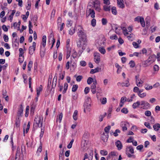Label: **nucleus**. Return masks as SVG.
I'll list each match as a JSON object with an SVG mask.
<instances>
[{
  "label": "nucleus",
  "mask_w": 160,
  "mask_h": 160,
  "mask_svg": "<svg viewBox=\"0 0 160 160\" xmlns=\"http://www.w3.org/2000/svg\"><path fill=\"white\" fill-rule=\"evenodd\" d=\"M111 128V126H108L107 127H106L104 128V131L105 132L107 133V134H108L109 133V130Z\"/></svg>",
  "instance_id": "c756f323"
},
{
  "label": "nucleus",
  "mask_w": 160,
  "mask_h": 160,
  "mask_svg": "<svg viewBox=\"0 0 160 160\" xmlns=\"http://www.w3.org/2000/svg\"><path fill=\"white\" fill-rule=\"evenodd\" d=\"M111 11L112 13L115 15L117 14V11L116 8L115 7H113L111 8Z\"/></svg>",
  "instance_id": "a878e982"
},
{
  "label": "nucleus",
  "mask_w": 160,
  "mask_h": 160,
  "mask_svg": "<svg viewBox=\"0 0 160 160\" xmlns=\"http://www.w3.org/2000/svg\"><path fill=\"white\" fill-rule=\"evenodd\" d=\"M68 85L67 83H65L64 84V90L62 92V93L63 94L65 93L66 92V91L67 90L68 88Z\"/></svg>",
  "instance_id": "cd10ccee"
},
{
  "label": "nucleus",
  "mask_w": 160,
  "mask_h": 160,
  "mask_svg": "<svg viewBox=\"0 0 160 160\" xmlns=\"http://www.w3.org/2000/svg\"><path fill=\"white\" fill-rule=\"evenodd\" d=\"M126 101H127L126 98L125 97H122L121 99V103H124Z\"/></svg>",
  "instance_id": "13d9d810"
},
{
  "label": "nucleus",
  "mask_w": 160,
  "mask_h": 160,
  "mask_svg": "<svg viewBox=\"0 0 160 160\" xmlns=\"http://www.w3.org/2000/svg\"><path fill=\"white\" fill-rule=\"evenodd\" d=\"M110 38L112 40H117L118 39V37L116 35H112L110 37Z\"/></svg>",
  "instance_id": "0e129e2a"
},
{
  "label": "nucleus",
  "mask_w": 160,
  "mask_h": 160,
  "mask_svg": "<svg viewBox=\"0 0 160 160\" xmlns=\"http://www.w3.org/2000/svg\"><path fill=\"white\" fill-rule=\"evenodd\" d=\"M38 127V124L34 122L33 126V130H35Z\"/></svg>",
  "instance_id": "bf43d9fd"
},
{
  "label": "nucleus",
  "mask_w": 160,
  "mask_h": 160,
  "mask_svg": "<svg viewBox=\"0 0 160 160\" xmlns=\"http://www.w3.org/2000/svg\"><path fill=\"white\" fill-rule=\"evenodd\" d=\"M57 81H56L55 80H53L52 84V88H54L56 87V84H57Z\"/></svg>",
  "instance_id": "6e6d98bb"
},
{
  "label": "nucleus",
  "mask_w": 160,
  "mask_h": 160,
  "mask_svg": "<svg viewBox=\"0 0 160 160\" xmlns=\"http://www.w3.org/2000/svg\"><path fill=\"white\" fill-rule=\"evenodd\" d=\"M151 113L149 111H146L145 112V114L147 116H150L151 115Z\"/></svg>",
  "instance_id": "4d7b16f0"
},
{
  "label": "nucleus",
  "mask_w": 160,
  "mask_h": 160,
  "mask_svg": "<svg viewBox=\"0 0 160 160\" xmlns=\"http://www.w3.org/2000/svg\"><path fill=\"white\" fill-rule=\"evenodd\" d=\"M124 84L123 87H128L130 85V83L129 81V79L128 78L125 81V82H122Z\"/></svg>",
  "instance_id": "2f4dec72"
},
{
  "label": "nucleus",
  "mask_w": 160,
  "mask_h": 160,
  "mask_svg": "<svg viewBox=\"0 0 160 160\" xmlns=\"http://www.w3.org/2000/svg\"><path fill=\"white\" fill-rule=\"evenodd\" d=\"M19 57L22 56L23 54L24 53L23 50L22 48H20L19 49Z\"/></svg>",
  "instance_id": "c03bdc74"
},
{
  "label": "nucleus",
  "mask_w": 160,
  "mask_h": 160,
  "mask_svg": "<svg viewBox=\"0 0 160 160\" xmlns=\"http://www.w3.org/2000/svg\"><path fill=\"white\" fill-rule=\"evenodd\" d=\"M140 104L142 106V108L144 109H148V108L150 107V104L147 102L145 101H142L140 102Z\"/></svg>",
  "instance_id": "423d86ee"
},
{
  "label": "nucleus",
  "mask_w": 160,
  "mask_h": 160,
  "mask_svg": "<svg viewBox=\"0 0 160 160\" xmlns=\"http://www.w3.org/2000/svg\"><path fill=\"white\" fill-rule=\"evenodd\" d=\"M36 43L33 42L32 43V45L30 46L29 48V52L31 55H32L35 50Z\"/></svg>",
  "instance_id": "39448f33"
},
{
  "label": "nucleus",
  "mask_w": 160,
  "mask_h": 160,
  "mask_svg": "<svg viewBox=\"0 0 160 160\" xmlns=\"http://www.w3.org/2000/svg\"><path fill=\"white\" fill-rule=\"evenodd\" d=\"M91 25L92 27H95L96 25V20L95 19H93L91 21Z\"/></svg>",
  "instance_id": "603ef678"
},
{
  "label": "nucleus",
  "mask_w": 160,
  "mask_h": 160,
  "mask_svg": "<svg viewBox=\"0 0 160 160\" xmlns=\"http://www.w3.org/2000/svg\"><path fill=\"white\" fill-rule=\"evenodd\" d=\"M108 137V134L105 135V133L103 132L101 135V139L102 141L105 142L107 141Z\"/></svg>",
  "instance_id": "ddd939ff"
},
{
  "label": "nucleus",
  "mask_w": 160,
  "mask_h": 160,
  "mask_svg": "<svg viewBox=\"0 0 160 160\" xmlns=\"http://www.w3.org/2000/svg\"><path fill=\"white\" fill-rule=\"evenodd\" d=\"M156 58V55L154 54H153L150 56L148 59L149 60L151 63H152L155 61Z\"/></svg>",
  "instance_id": "2eb2a0df"
},
{
  "label": "nucleus",
  "mask_w": 160,
  "mask_h": 160,
  "mask_svg": "<svg viewBox=\"0 0 160 160\" xmlns=\"http://www.w3.org/2000/svg\"><path fill=\"white\" fill-rule=\"evenodd\" d=\"M94 61L96 63H99L100 61V54L97 52L94 53Z\"/></svg>",
  "instance_id": "20e7f679"
},
{
  "label": "nucleus",
  "mask_w": 160,
  "mask_h": 160,
  "mask_svg": "<svg viewBox=\"0 0 160 160\" xmlns=\"http://www.w3.org/2000/svg\"><path fill=\"white\" fill-rule=\"evenodd\" d=\"M63 116V114L62 112L58 116H57V118L56 122H58L59 120V122L60 123L61 122Z\"/></svg>",
  "instance_id": "393cba45"
},
{
  "label": "nucleus",
  "mask_w": 160,
  "mask_h": 160,
  "mask_svg": "<svg viewBox=\"0 0 160 160\" xmlns=\"http://www.w3.org/2000/svg\"><path fill=\"white\" fill-rule=\"evenodd\" d=\"M32 63L33 62L32 61H30L29 62L28 65V71H30L31 70V68L32 67Z\"/></svg>",
  "instance_id": "7c9ffc66"
},
{
  "label": "nucleus",
  "mask_w": 160,
  "mask_h": 160,
  "mask_svg": "<svg viewBox=\"0 0 160 160\" xmlns=\"http://www.w3.org/2000/svg\"><path fill=\"white\" fill-rule=\"evenodd\" d=\"M129 64H130V67L132 68L134 67L135 65L134 62L133 60L130 61L129 62Z\"/></svg>",
  "instance_id": "e433bc0d"
},
{
  "label": "nucleus",
  "mask_w": 160,
  "mask_h": 160,
  "mask_svg": "<svg viewBox=\"0 0 160 160\" xmlns=\"http://www.w3.org/2000/svg\"><path fill=\"white\" fill-rule=\"evenodd\" d=\"M121 132L120 130L118 129H116L115 132L113 133V135L115 137H117L118 136V133H120Z\"/></svg>",
  "instance_id": "79ce46f5"
},
{
  "label": "nucleus",
  "mask_w": 160,
  "mask_h": 160,
  "mask_svg": "<svg viewBox=\"0 0 160 160\" xmlns=\"http://www.w3.org/2000/svg\"><path fill=\"white\" fill-rule=\"evenodd\" d=\"M74 141V139H72L71 141H70V142L69 143V144L67 146L68 148L70 149L72 148V143Z\"/></svg>",
  "instance_id": "ea45409f"
},
{
  "label": "nucleus",
  "mask_w": 160,
  "mask_h": 160,
  "mask_svg": "<svg viewBox=\"0 0 160 160\" xmlns=\"http://www.w3.org/2000/svg\"><path fill=\"white\" fill-rule=\"evenodd\" d=\"M129 125V123L126 122H122L121 124V126L122 128V130L125 131L127 129V127Z\"/></svg>",
  "instance_id": "6e6552de"
},
{
  "label": "nucleus",
  "mask_w": 160,
  "mask_h": 160,
  "mask_svg": "<svg viewBox=\"0 0 160 160\" xmlns=\"http://www.w3.org/2000/svg\"><path fill=\"white\" fill-rule=\"evenodd\" d=\"M3 39L5 42H8V36L4 34L3 36Z\"/></svg>",
  "instance_id": "e2e57ef3"
},
{
  "label": "nucleus",
  "mask_w": 160,
  "mask_h": 160,
  "mask_svg": "<svg viewBox=\"0 0 160 160\" xmlns=\"http://www.w3.org/2000/svg\"><path fill=\"white\" fill-rule=\"evenodd\" d=\"M27 3L28 6H27L26 9L27 10H30L31 8V3L28 1L27 2Z\"/></svg>",
  "instance_id": "052dcab7"
},
{
  "label": "nucleus",
  "mask_w": 160,
  "mask_h": 160,
  "mask_svg": "<svg viewBox=\"0 0 160 160\" xmlns=\"http://www.w3.org/2000/svg\"><path fill=\"white\" fill-rule=\"evenodd\" d=\"M100 154L103 156H106L108 154V152L106 150H101L100 151Z\"/></svg>",
  "instance_id": "473e14b6"
},
{
  "label": "nucleus",
  "mask_w": 160,
  "mask_h": 160,
  "mask_svg": "<svg viewBox=\"0 0 160 160\" xmlns=\"http://www.w3.org/2000/svg\"><path fill=\"white\" fill-rule=\"evenodd\" d=\"M16 12V10H12V13L9 15L10 21L11 22L12 20L13 17L14 15Z\"/></svg>",
  "instance_id": "bb28decb"
},
{
  "label": "nucleus",
  "mask_w": 160,
  "mask_h": 160,
  "mask_svg": "<svg viewBox=\"0 0 160 160\" xmlns=\"http://www.w3.org/2000/svg\"><path fill=\"white\" fill-rule=\"evenodd\" d=\"M90 90V89L89 87H86L84 89V92L85 94H88Z\"/></svg>",
  "instance_id": "774afa93"
},
{
  "label": "nucleus",
  "mask_w": 160,
  "mask_h": 160,
  "mask_svg": "<svg viewBox=\"0 0 160 160\" xmlns=\"http://www.w3.org/2000/svg\"><path fill=\"white\" fill-rule=\"evenodd\" d=\"M20 119L19 117L17 118H16L15 124L17 127H18L20 126Z\"/></svg>",
  "instance_id": "5701e85b"
},
{
  "label": "nucleus",
  "mask_w": 160,
  "mask_h": 160,
  "mask_svg": "<svg viewBox=\"0 0 160 160\" xmlns=\"http://www.w3.org/2000/svg\"><path fill=\"white\" fill-rule=\"evenodd\" d=\"M99 69L101 70V68H99L98 67H97L95 69H92L91 70L90 73L91 74H93L98 72H99Z\"/></svg>",
  "instance_id": "412c9836"
},
{
  "label": "nucleus",
  "mask_w": 160,
  "mask_h": 160,
  "mask_svg": "<svg viewBox=\"0 0 160 160\" xmlns=\"http://www.w3.org/2000/svg\"><path fill=\"white\" fill-rule=\"evenodd\" d=\"M29 32L30 34H32L33 32L32 30V29L31 28L32 27V22L30 21H29Z\"/></svg>",
  "instance_id": "6ab92c4d"
},
{
  "label": "nucleus",
  "mask_w": 160,
  "mask_h": 160,
  "mask_svg": "<svg viewBox=\"0 0 160 160\" xmlns=\"http://www.w3.org/2000/svg\"><path fill=\"white\" fill-rule=\"evenodd\" d=\"M103 9L105 11H110V7L107 5H104L103 6Z\"/></svg>",
  "instance_id": "58836bf2"
},
{
  "label": "nucleus",
  "mask_w": 160,
  "mask_h": 160,
  "mask_svg": "<svg viewBox=\"0 0 160 160\" xmlns=\"http://www.w3.org/2000/svg\"><path fill=\"white\" fill-rule=\"evenodd\" d=\"M117 2L118 6L119 8H123L125 7L123 0H117Z\"/></svg>",
  "instance_id": "9b49d317"
},
{
  "label": "nucleus",
  "mask_w": 160,
  "mask_h": 160,
  "mask_svg": "<svg viewBox=\"0 0 160 160\" xmlns=\"http://www.w3.org/2000/svg\"><path fill=\"white\" fill-rule=\"evenodd\" d=\"M140 104V101H137L136 102L133 103L132 105V107L133 108L136 109L139 107Z\"/></svg>",
  "instance_id": "a211bd4d"
},
{
  "label": "nucleus",
  "mask_w": 160,
  "mask_h": 160,
  "mask_svg": "<svg viewBox=\"0 0 160 160\" xmlns=\"http://www.w3.org/2000/svg\"><path fill=\"white\" fill-rule=\"evenodd\" d=\"M23 108L22 104H21L20 107L18 108V117H22V116L23 112Z\"/></svg>",
  "instance_id": "9d476101"
},
{
  "label": "nucleus",
  "mask_w": 160,
  "mask_h": 160,
  "mask_svg": "<svg viewBox=\"0 0 160 160\" xmlns=\"http://www.w3.org/2000/svg\"><path fill=\"white\" fill-rule=\"evenodd\" d=\"M150 62H150L149 60L148 59L143 62V64L144 65V67H146L148 66V64Z\"/></svg>",
  "instance_id": "f704fd0d"
},
{
  "label": "nucleus",
  "mask_w": 160,
  "mask_h": 160,
  "mask_svg": "<svg viewBox=\"0 0 160 160\" xmlns=\"http://www.w3.org/2000/svg\"><path fill=\"white\" fill-rule=\"evenodd\" d=\"M100 101L102 104H106L107 102V99L106 98H103L102 99H100Z\"/></svg>",
  "instance_id": "4c0bfd02"
},
{
  "label": "nucleus",
  "mask_w": 160,
  "mask_h": 160,
  "mask_svg": "<svg viewBox=\"0 0 160 160\" xmlns=\"http://www.w3.org/2000/svg\"><path fill=\"white\" fill-rule=\"evenodd\" d=\"M102 23L103 25H105L107 23V21L106 19L103 18L102 19Z\"/></svg>",
  "instance_id": "5fc2aeb1"
},
{
  "label": "nucleus",
  "mask_w": 160,
  "mask_h": 160,
  "mask_svg": "<svg viewBox=\"0 0 160 160\" xmlns=\"http://www.w3.org/2000/svg\"><path fill=\"white\" fill-rule=\"evenodd\" d=\"M42 151V144L41 142H40V144L39 147L38 148L37 150V152H41Z\"/></svg>",
  "instance_id": "864d4df0"
},
{
  "label": "nucleus",
  "mask_w": 160,
  "mask_h": 160,
  "mask_svg": "<svg viewBox=\"0 0 160 160\" xmlns=\"http://www.w3.org/2000/svg\"><path fill=\"white\" fill-rule=\"evenodd\" d=\"M153 127L155 131H158L160 128V125L158 123H156L153 125Z\"/></svg>",
  "instance_id": "f3484780"
},
{
  "label": "nucleus",
  "mask_w": 160,
  "mask_h": 160,
  "mask_svg": "<svg viewBox=\"0 0 160 160\" xmlns=\"http://www.w3.org/2000/svg\"><path fill=\"white\" fill-rule=\"evenodd\" d=\"M71 55V49L69 48H67V54L66 56V58L68 59L69 57Z\"/></svg>",
  "instance_id": "c85d7f7f"
},
{
  "label": "nucleus",
  "mask_w": 160,
  "mask_h": 160,
  "mask_svg": "<svg viewBox=\"0 0 160 160\" xmlns=\"http://www.w3.org/2000/svg\"><path fill=\"white\" fill-rule=\"evenodd\" d=\"M34 122L38 124V127H42V121H41V118L39 117H35Z\"/></svg>",
  "instance_id": "7ed1b4c3"
},
{
  "label": "nucleus",
  "mask_w": 160,
  "mask_h": 160,
  "mask_svg": "<svg viewBox=\"0 0 160 160\" xmlns=\"http://www.w3.org/2000/svg\"><path fill=\"white\" fill-rule=\"evenodd\" d=\"M116 152L112 151L109 153L107 158V160H109L111 157H117V155H116Z\"/></svg>",
  "instance_id": "1a4fd4ad"
},
{
  "label": "nucleus",
  "mask_w": 160,
  "mask_h": 160,
  "mask_svg": "<svg viewBox=\"0 0 160 160\" xmlns=\"http://www.w3.org/2000/svg\"><path fill=\"white\" fill-rule=\"evenodd\" d=\"M2 95L3 96V98L5 99V101L7 102H8L9 100V97L8 96L6 95L7 91L6 90L2 91Z\"/></svg>",
  "instance_id": "4468645a"
},
{
  "label": "nucleus",
  "mask_w": 160,
  "mask_h": 160,
  "mask_svg": "<svg viewBox=\"0 0 160 160\" xmlns=\"http://www.w3.org/2000/svg\"><path fill=\"white\" fill-rule=\"evenodd\" d=\"M29 107L28 106L26 107V113L25 114V116L27 117L28 116L29 113Z\"/></svg>",
  "instance_id": "a18cd8bd"
},
{
  "label": "nucleus",
  "mask_w": 160,
  "mask_h": 160,
  "mask_svg": "<svg viewBox=\"0 0 160 160\" xmlns=\"http://www.w3.org/2000/svg\"><path fill=\"white\" fill-rule=\"evenodd\" d=\"M130 140H133V138L132 137H130L129 139H128L127 140V142L128 143L131 142L132 143L133 145L134 146H136L137 145V142L136 141H133V140L130 141Z\"/></svg>",
  "instance_id": "dca6fc26"
},
{
  "label": "nucleus",
  "mask_w": 160,
  "mask_h": 160,
  "mask_svg": "<svg viewBox=\"0 0 160 160\" xmlns=\"http://www.w3.org/2000/svg\"><path fill=\"white\" fill-rule=\"evenodd\" d=\"M78 113V111L77 110H75L73 115V118L74 120H77L78 117L77 115Z\"/></svg>",
  "instance_id": "4be33fe9"
},
{
  "label": "nucleus",
  "mask_w": 160,
  "mask_h": 160,
  "mask_svg": "<svg viewBox=\"0 0 160 160\" xmlns=\"http://www.w3.org/2000/svg\"><path fill=\"white\" fill-rule=\"evenodd\" d=\"M88 134L86 133H84L83 135L82 139L85 142H86L87 141V140H86L85 139H87L88 138Z\"/></svg>",
  "instance_id": "3c124183"
},
{
  "label": "nucleus",
  "mask_w": 160,
  "mask_h": 160,
  "mask_svg": "<svg viewBox=\"0 0 160 160\" xmlns=\"http://www.w3.org/2000/svg\"><path fill=\"white\" fill-rule=\"evenodd\" d=\"M83 77L81 75L78 76L76 78V81L77 82H79L82 79Z\"/></svg>",
  "instance_id": "8fccbe9b"
},
{
  "label": "nucleus",
  "mask_w": 160,
  "mask_h": 160,
  "mask_svg": "<svg viewBox=\"0 0 160 160\" xmlns=\"http://www.w3.org/2000/svg\"><path fill=\"white\" fill-rule=\"evenodd\" d=\"M121 112L124 114H127L128 112V111L127 108H124L121 110Z\"/></svg>",
  "instance_id": "49530a36"
},
{
  "label": "nucleus",
  "mask_w": 160,
  "mask_h": 160,
  "mask_svg": "<svg viewBox=\"0 0 160 160\" xmlns=\"http://www.w3.org/2000/svg\"><path fill=\"white\" fill-rule=\"evenodd\" d=\"M78 88V86L77 85H73L72 88V92H75L76 91Z\"/></svg>",
  "instance_id": "72a5a7b5"
},
{
  "label": "nucleus",
  "mask_w": 160,
  "mask_h": 160,
  "mask_svg": "<svg viewBox=\"0 0 160 160\" xmlns=\"http://www.w3.org/2000/svg\"><path fill=\"white\" fill-rule=\"evenodd\" d=\"M129 152H130L132 154H133L134 153V150L132 146H130L127 148L126 151V153L128 156V157L131 158L132 156H133L134 157V156L133 155L131 154Z\"/></svg>",
  "instance_id": "f03ea898"
},
{
  "label": "nucleus",
  "mask_w": 160,
  "mask_h": 160,
  "mask_svg": "<svg viewBox=\"0 0 160 160\" xmlns=\"http://www.w3.org/2000/svg\"><path fill=\"white\" fill-rule=\"evenodd\" d=\"M99 50L101 53H102L103 54H104L106 52V51H105V49L102 47V48L100 47L99 48Z\"/></svg>",
  "instance_id": "de8ad7c7"
},
{
  "label": "nucleus",
  "mask_w": 160,
  "mask_h": 160,
  "mask_svg": "<svg viewBox=\"0 0 160 160\" xmlns=\"http://www.w3.org/2000/svg\"><path fill=\"white\" fill-rule=\"evenodd\" d=\"M2 29L5 32H7L8 30V29L5 25H3L2 27Z\"/></svg>",
  "instance_id": "680f3d73"
},
{
  "label": "nucleus",
  "mask_w": 160,
  "mask_h": 160,
  "mask_svg": "<svg viewBox=\"0 0 160 160\" xmlns=\"http://www.w3.org/2000/svg\"><path fill=\"white\" fill-rule=\"evenodd\" d=\"M78 27H79V28L78 29V35L80 38L81 39L83 42H85L86 41V35L85 33L84 32V30H83L82 27L80 26H78Z\"/></svg>",
  "instance_id": "f257e3e1"
},
{
  "label": "nucleus",
  "mask_w": 160,
  "mask_h": 160,
  "mask_svg": "<svg viewBox=\"0 0 160 160\" xmlns=\"http://www.w3.org/2000/svg\"><path fill=\"white\" fill-rule=\"evenodd\" d=\"M80 64L82 66L85 67L86 65V63L84 61H82L80 62Z\"/></svg>",
  "instance_id": "338daca9"
},
{
  "label": "nucleus",
  "mask_w": 160,
  "mask_h": 160,
  "mask_svg": "<svg viewBox=\"0 0 160 160\" xmlns=\"http://www.w3.org/2000/svg\"><path fill=\"white\" fill-rule=\"evenodd\" d=\"M24 57L23 56H21L20 57H19V62L20 63H22L24 61Z\"/></svg>",
  "instance_id": "69168bd1"
},
{
  "label": "nucleus",
  "mask_w": 160,
  "mask_h": 160,
  "mask_svg": "<svg viewBox=\"0 0 160 160\" xmlns=\"http://www.w3.org/2000/svg\"><path fill=\"white\" fill-rule=\"evenodd\" d=\"M115 145L118 148V149L119 150H121L122 148V145L121 142L119 140H118L116 142H115Z\"/></svg>",
  "instance_id": "f8f14e48"
},
{
  "label": "nucleus",
  "mask_w": 160,
  "mask_h": 160,
  "mask_svg": "<svg viewBox=\"0 0 160 160\" xmlns=\"http://www.w3.org/2000/svg\"><path fill=\"white\" fill-rule=\"evenodd\" d=\"M42 44L43 47H45L46 46V36L45 35H44L42 37Z\"/></svg>",
  "instance_id": "aec40b11"
},
{
  "label": "nucleus",
  "mask_w": 160,
  "mask_h": 160,
  "mask_svg": "<svg viewBox=\"0 0 160 160\" xmlns=\"http://www.w3.org/2000/svg\"><path fill=\"white\" fill-rule=\"evenodd\" d=\"M122 30L123 32L124 35H126L128 34V30L125 27H122Z\"/></svg>",
  "instance_id": "09e8293b"
},
{
  "label": "nucleus",
  "mask_w": 160,
  "mask_h": 160,
  "mask_svg": "<svg viewBox=\"0 0 160 160\" xmlns=\"http://www.w3.org/2000/svg\"><path fill=\"white\" fill-rule=\"evenodd\" d=\"M142 26V27H144L145 26V22L143 18H142L140 19V21Z\"/></svg>",
  "instance_id": "a19ab883"
},
{
  "label": "nucleus",
  "mask_w": 160,
  "mask_h": 160,
  "mask_svg": "<svg viewBox=\"0 0 160 160\" xmlns=\"http://www.w3.org/2000/svg\"><path fill=\"white\" fill-rule=\"evenodd\" d=\"M76 27L74 28H72L69 31V33L70 35H73L75 32Z\"/></svg>",
  "instance_id": "b1692460"
},
{
  "label": "nucleus",
  "mask_w": 160,
  "mask_h": 160,
  "mask_svg": "<svg viewBox=\"0 0 160 160\" xmlns=\"http://www.w3.org/2000/svg\"><path fill=\"white\" fill-rule=\"evenodd\" d=\"M45 50L44 49H43V50H41L40 51V56L41 58H43L44 57V55H45Z\"/></svg>",
  "instance_id": "c9c22d12"
},
{
  "label": "nucleus",
  "mask_w": 160,
  "mask_h": 160,
  "mask_svg": "<svg viewBox=\"0 0 160 160\" xmlns=\"http://www.w3.org/2000/svg\"><path fill=\"white\" fill-rule=\"evenodd\" d=\"M93 81V79L91 77H89L87 79V83L88 84L90 85V84Z\"/></svg>",
  "instance_id": "37998d69"
},
{
  "label": "nucleus",
  "mask_w": 160,
  "mask_h": 160,
  "mask_svg": "<svg viewBox=\"0 0 160 160\" xmlns=\"http://www.w3.org/2000/svg\"><path fill=\"white\" fill-rule=\"evenodd\" d=\"M93 3L95 9L97 11H99L100 10L99 1L98 0H95Z\"/></svg>",
  "instance_id": "0eeeda50"
}]
</instances>
